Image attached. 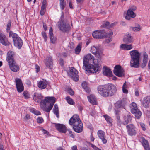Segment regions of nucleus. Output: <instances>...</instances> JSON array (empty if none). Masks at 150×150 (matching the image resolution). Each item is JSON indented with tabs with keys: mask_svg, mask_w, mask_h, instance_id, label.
<instances>
[{
	"mask_svg": "<svg viewBox=\"0 0 150 150\" xmlns=\"http://www.w3.org/2000/svg\"><path fill=\"white\" fill-rule=\"evenodd\" d=\"M43 97L41 94H36L35 93L33 97V100L42 105L41 108L43 110L47 112H49L52 109L56 101L55 98L54 97H47L43 99Z\"/></svg>",
	"mask_w": 150,
	"mask_h": 150,
	"instance_id": "f257e3e1",
	"label": "nucleus"
},
{
	"mask_svg": "<svg viewBox=\"0 0 150 150\" xmlns=\"http://www.w3.org/2000/svg\"><path fill=\"white\" fill-rule=\"evenodd\" d=\"M97 88L99 93L105 97L113 96L117 91L115 86L111 83L99 86Z\"/></svg>",
	"mask_w": 150,
	"mask_h": 150,
	"instance_id": "f03ea898",
	"label": "nucleus"
},
{
	"mask_svg": "<svg viewBox=\"0 0 150 150\" xmlns=\"http://www.w3.org/2000/svg\"><path fill=\"white\" fill-rule=\"evenodd\" d=\"M69 123L70 125L73 126V128L75 132L80 133L83 131V124L78 115H74L69 119Z\"/></svg>",
	"mask_w": 150,
	"mask_h": 150,
	"instance_id": "7ed1b4c3",
	"label": "nucleus"
},
{
	"mask_svg": "<svg viewBox=\"0 0 150 150\" xmlns=\"http://www.w3.org/2000/svg\"><path fill=\"white\" fill-rule=\"evenodd\" d=\"M131 56L130 66L131 67L138 68L139 67L140 54L138 51L133 50L129 52Z\"/></svg>",
	"mask_w": 150,
	"mask_h": 150,
	"instance_id": "20e7f679",
	"label": "nucleus"
},
{
	"mask_svg": "<svg viewBox=\"0 0 150 150\" xmlns=\"http://www.w3.org/2000/svg\"><path fill=\"white\" fill-rule=\"evenodd\" d=\"M101 59H94V58L91 62H92L94 65L91 64H88V68L86 69L87 73H95L97 74L100 70V62Z\"/></svg>",
	"mask_w": 150,
	"mask_h": 150,
	"instance_id": "39448f33",
	"label": "nucleus"
},
{
	"mask_svg": "<svg viewBox=\"0 0 150 150\" xmlns=\"http://www.w3.org/2000/svg\"><path fill=\"white\" fill-rule=\"evenodd\" d=\"M9 36L12 38L14 45L18 49H20L23 44V42L21 38L16 33H13L12 31L9 32Z\"/></svg>",
	"mask_w": 150,
	"mask_h": 150,
	"instance_id": "423d86ee",
	"label": "nucleus"
},
{
	"mask_svg": "<svg viewBox=\"0 0 150 150\" xmlns=\"http://www.w3.org/2000/svg\"><path fill=\"white\" fill-rule=\"evenodd\" d=\"M58 26L59 30L64 33H68L71 30V27L66 20H62V23H58Z\"/></svg>",
	"mask_w": 150,
	"mask_h": 150,
	"instance_id": "0eeeda50",
	"label": "nucleus"
},
{
	"mask_svg": "<svg viewBox=\"0 0 150 150\" xmlns=\"http://www.w3.org/2000/svg\"><path fill=\"white\" fill-rule=\"evenodd\" d=\"M126 129L128 135L132 136L136 135L137 129L136 126L133 124L127 125Z\"/></svg>",
	"mask_w": 150,
	"mask_h": 150,
	"instance_id": "6e6552de",
	"label": "nucleus"
},
{
	"mask_svg": "<svg viewBox=\"0 0 150 150\" xmlns=\"http://www.w3.org/2000/svg\"><path fill=\"white\" fill-rule=\"evenodd\" d=\"M94 57L91 54H88L84 57L83 59V68L86 71V69L88 68L89 62H91Z\"/></svg>",
	"mask_w": 150,
	"mask_h": 150,
	"instance_id": "1a4fd4ad",
	"label": "nucleus"
},
{
	"mask_svg": "<svg viewBox=\"0 0 150 150\" xmlns=\"http://www.w3.org/2000/svg\"><path fill=\"white\" fill-rule=\"evenodd\" d=\"M92 35L93 38L97 39L105 38L106 36L105 30H102L94 31L92 33Z\"/></svg>",
	"mask_w": 150,
	"mask_h": 150,
	"instance_id": "9d476101",
	"label": "nucleus"
},
{
	"mask_svg": "<svg viewBox=\"0 0 150 150\" xmlns=\"http://www.w3.org/2000/svg\"><path fill=\"white\" fill-rule=\"evenodd\" d=\"M78 71L74 67H72L70 70L69 76L74 81H77L79 79V76L78 75Z\"/></svg>",
	"mask_w": 150,
	"mask_h": 150,
	"instance_id": "9b49d317",
	"label": "nucleus"
},
{
	"mask_svg": "<svg viewBox=\"0 0 150 150\" xmlns=\"http://www.w3.org/2000/svg\"><path fill=\"white\" fill-rule=\"evenodd\" d=\"M124 71L120 65H117L114 67L113 70L114 74L119 77H122L124 76Z\"/></svg>",
	"mask_w": 150,
	"mask_h": 150,
	"instance_id": "f8f14e48",
	"label": "nucleus"
},
{
	"mask_svg": "<svg viewBox=\"0 0 150 150\" xmlns=\"http://www.w3.org/2000/svg\"><path fill=\"white\" fill-rule=\"evenodd\" d=\"M15 82L18 92L21 93L23 91L24 87L21 79L20 78H16L15 79Z\"/></svg>",
	"mask_w": 150,
	"mask_h": 150,
	"instance_id": "ddd939ff",
	"label": "nucleus"
},
{
	"mask_svg": "<svg viewBox=\"0 0 150 150\" xmlns=\"http://www.w3.org/2000/svg\"><path fill=\"white\" fill-rule=\"evenodd\" d=\"M97 134L98 138L103 144H105L107 143L106 136L104 131L100 130H99L97 132Z\"/></svg>",
	"mask_w": 150,
	"mask_h": 150,
	"instance_id": "4468645a",
	"label": "nucleus"
},
{
	"mask_svg": "<svg viewBox=\"0 0 150 150\" xmlns=\"http://www.w3.org/2000/svg\"><path fill=\"white\" fill-rule=\"evenodd\" d=\"M0 43L4 46H8L10 43L6 36L4 34L0 32Z\"/></svg>",
	"mask_w": 150,
	"mask_h": 150,
	"instance_id": "2eb2a0df",
	"label": "nucleus"
},
{
	"mask_svg": "<svg viewBox=\"0 0 150 150\" xmlns=\"http://www.w3.org/2000/svg\"><path fill=\"white\" fill-rule=\"evenodd\" d=\"M44 63L47 68L51 69H52L53 67V60L51 57H47L45 59Z\"/></svg>",
	"mask_w": 150,
	"mask_h": 150,
	"instance_id": "dca6fc26",
	"label": "nucleus"
},
{
	"mask_svg": "<svg viewBox=\"0 0 150 150\" xmlns=\"http://www.w3.org/2000/svg\"><path fill=\"white\" fill-rule=\"evenodd\" d=\"M139 140L141 143L142 146L145 150H150L149 145L147 140L145 139V138L141 137L139 138Z\"/></svg>",
	"mask_w": 150,
	"mask_h": 150,
	"instance_id": "f3484780",
	"label": "nucleus"
},
{
	"mask_svg": "<svg viewBox=\"0 0 150 150\" xmlns=\"http://www.w3.org/2000/svg\"><path fill=\"white\" fill-rule=\"evenodd\" d=\"M15 53L12 51H9L7 54L6 61L8 64L15 61L14 59Z\"/></svg>",
	"mask_w": 150,
	"mask_h": 150,
	"instance_id": "a211bd4d",
	"label": "nucleus"
},
{
	"mask_svg": "<svg viewBox=\"0 0 150 150\" xmlns=\"http://www.w3.org/2000/svg\"><path fill=\"white\" fill-rule=\"evenodd\" d=\"M9 67L11 70L14 72L18 71L20 69L19 66L16 64V61L9 64Z\"/></svg>",
	"mask_w": 150,
	"mask_h": 150,
	"instance_id": "6ab92c4d",
	"label": "nucleus"
},
{
	"mask_svg": "<svg viewBox=\"0 0 150 150\" xmlns=\"http://www.w3.org/2000/svg\"><path fill=\"white\" fill-rule=\"evenodd\" d=\"M133 40V37L129 33H127L125 37L123 39L124 42L126 44H129L132 42Z\"/></svg>",
	"mask_w": 150,
	"mask_h": 150,
	"instance_id": "aec40b11",
	"label": "nucleus"
},
{
	"mask_svg": "<svg viewBox=\"0 0 150 150\" xmlns=\"http://www.w3.org/2000/svg\"><path fill=\"white\" fill-rule=\"evenodd\" d=\"M124 121L122 122V124L124 125H128V124L129 122H131L132 120V116L130 114H128L125 115L123 117Z\"/></svg>",
	"mask_w": 150,
	"mask_h": 150,
	"instance_id": "412c9836",
	"label": "nucleus"
},
{
	"mask_svg": "<svg viewBox=\"0 0 150 150\" xmlns=\"http://www.w3.org/2000/svg\"><path fill=\"white\" fill-rule=\"evenodd\" d=\"M136 16L135 13L133 11L128 9L127 11L126 15L125 16V18L127 20H130L131 19V18H134Z\"/></svg>",
	"mask_w": 150,
	"mask_h": 150,
	"instance_id": "4be33fe9",
	"label": "nucleus"
},
{
	"mask_svg": "<svg viewBox=\"0 0 150 150\" xmlns=\"http://www.w3.org/2000/svg\"><path fill=\"white\" fill-rule=\"evenodd\" d=\"M49 34L50 42L53 44H55L57 38L56 37H55L54 36V35L53 33L52 28L51 27L50 28Z\"/></svg>",
	"mask_w": 150,
	"mask_h": 150,
	"instance_id": "5701e85b",
	"label": "nucleus"
},
{
	"mask_svg": "<svg viewBox=\"0 0 150 150\" xmlns=\"http://www.w3.org/2000/svg\"><path fill=\"white\" fill-rule=\"evenodd\" d=\"M55 127L60 132L65 133L66 132V128L64 125L63 124H56Z\"/></svg>",
	"mask_w": 150,
	"mask_h": 150,
	"instance_id": "b1692460",
	"label": "nucleus"
},
{
	"mask_svg": "<svg viewBox=\"0 0 150 150\" xmlns=\"http://www.w3.org/2000/svg\"><path fill=\"white\" fill-rule=\"evenodd\" d=\"M125 104L126 102L124 99H122L117 102L115 105L116 108H118L121 107L123 108L125 107Z\"/></svg>",
	"mask_w": 150,
	"mask_h": 150,
	"instance_id": "393cba45",
	"label": "nucleus"
},
{
	"mask_svg": "<svg viewBox=\"0 0 150 150\" xmlns=\"http://www.w3.org/2000/svg\"><path fill=\"white\" fill-rule=\"evenodd\" d=\"M142 63L140 64L142 68H144L146 66L148 61V55L146 52L143 53Z\"/></svg>",
	"mask_w": 150,
	"mask_h": 150,
	"instance_id": "a878e982",
	"label": "nucleus"
},
{
	"mask_svg": "<svg viewBox=\"0 0 150 150\" xmlns=\"http://www.w3.org/2000/svg\"><path fill=\"white\" fill-rule=\"evenodd\" d=\"M131 112L132 114H135V117L137 119H139L142 115V112L138 109H131Z\"/></svg>",
	"mask_w": 150,
	"mask_h": 150,
	"instance_id": "bb28decb",
	"label": "nucleus"
},
{
	"mask_svg": "<svg viewBox=\"0 0 150 150\" xmlns=\"http://www.w3.org/2000/svg\"><path fill=\"white\" fill-rule=\"evenodd\" d=\"M47 1L46 0H43L42 3L41 9L40 11V13L41 16L43 15L46 10L47 7Z\"/></svg>",
	"mask_w": 150,
	"mask_h": 150,
	"instance_id": "cd10ccee",
	"label": "nucleus"
},
{
	"mask_svg": "<svg viewBox=\"0 0 150 150\" xmlns=\"http://www.w3.org/2000/svg\"><path fill=\"white\" fill-rule=\"evenodd\" d=\"M48 83V82L45 80L44 81H40L38 83V86L39 88L44 89L46 87Z\"/></svg>",
	"mask_w": 150,
	"mask_h": 150,
	"instance_id": "c85d7f7f",
	"label": "nucleus"
},
{
	"mask_svg": "<svg viewBox=\"0 0 150 150\" xmlns=\"http://www.w3.org/2000/svg\"><path fill=\"white\" fill-rule=\"evenodd\" d=\"M88 98L89 101L91 104L94 105L97 104L96 100L94 96L91 95L89 96H88Z\"/></svg>",
	"mask_w": 150,
	"mask_h": 150,
	"instance_id": "c756f323",
	"label": "nucleus"
},
{
	"mask_svg": "<svg viewBox=\"0 0 150 150\" xmlns=\"http://www.w3.org/2000/svg\"><path fill=\"white\" fill-rule=\"evenodd\" d=\"M103 74L104 76H107L112 77V73L111 70L107 67H106L103 71Z\"/></svg>",
	"mask_w": 150,
	"mask_h": 150,
	"instance_id": "7c9ffc66",
	"label": "nucleus"
},
{
	"mask_svg": "<svg viewBox=\"0 0 150 150\" xmlns=\"http://www.w3.org/2000/svg\"><path fill=\"white\" fill-rule=\"evenodd\" d=\"M121 48L125 50H129L132 49V47L131 45L126 44H122L120 46Z\"/></svg>",
	"mask_w": 150,
	"mask_h": 150,
	"instance_id": "2f4dec72",
	"label": "nucleus"
},
{
	"mask_svg": "<svg viewBox=\"0 0 150 150\" xmlns=\"http://www.w3.org/2000/svg\"><path fill=\"white\" fill-rule=\"evenodd\" d=\"M82 48L81 43H79L75 49V53L76 54H79L80 53Z\"/></svg>",
	"mask_w": 150,
	"mask_h": 150,
	"instance_id": "473e14b6",
	"label": "nucleus"
},
{
	"mask_svg": "<svg viewBox=\"0 0 150 150\" xmlns=\"http://www.w3.org/2000/svg\"><path fill=\"white\" fill-rule=\"evenodd\" d=\"M82 86L83 89L85 90L86 92L88 93H89L90 91V88L87 86V83L84 81L81 84Z\"/></svg>",
	"mask_w": 150,
	"mask_h": 150,
	"instance_id": "72a5a7b5",
	"label": "nucleus"
},
{
	"mask_svg": "<svg viewBox=\"0 0 150 150\" xmlns=\"http://www.w3.org/2000/svg\"><path fill=\"white\" fill-rule=\"evenodd\" d=\"M103 116L106 120L107 122L111 126L112 125V121L111 117L107 115H104Z\"/></svg>",
	"mask_w": 150,
	"mask_h": 150,
	"instance_id": "f704fd0d",
	"label": "nucleus"
},
{
	"mask_svg": "<svg viewBox=\"0 0 150 150\" xmlns=\"http://www.w3.org/2000/svg\"><path fill=\"white\" fill-rule=\"evenodd\" d=\"M99 48L98 47L93 46L91 49V52L93 54L96 53L98 51H99Z\"/></svg>",
	"mask_w": 150,
	"mask_h": 150,
	"instance_id": "c9c22d12",
	"label": "nucleus"
},
{
	"mask_svg": "<svg viewBox=\"0 0 150 150\" xmlns=\"http://www.w3.org/2000/svg\"><path fill=\"white\" fill-rule=\"evenodd\" d=\"M142 103L143 106L144 108H149L150 103L146 101L145 99H143Z\"/></svg>",
	"mask_w": 150,
	"mask_h": 150,
	"instance_id": "e433bc0d",
	"label": "nucleus"
},
{
	"mask_svg": "<svg viewBox=\"0 0 150 150\" xmlns=\"http://www.w3.org/2000/svg\"><path fill=\"white\" fill-rule=\"evenodd\" d=\"M131 28L134 31H139L141 29V28L139 24H137V27H131Z\"/></svg>",
	"mask_w": 150,
	"mask_h": 150,
	"instance_id": "4c0bfd02",
	"label": "nucleus"
},
{
	"mask_svg": "<svg viewBox=\"0 0 150 150\" xmlns=\"http://www.w3.org/2000/svg\"><path fill=\"white\" fill-rule=\"evenodd\" d=\"M66 99L68 103L69 104L74 105L75 104L73 100L69 96H67L66 97Z\"/></svg>",
	"mask_w": 150,
	"mask_h": 150,
	"instance_id": "58836bf2",
	"label": "nucleus"
},
{
	"mask_svg": "<svg viewBox=\"0 0 150 150\" xmlns=\"http://www.w3.org/2000/svg\"><path fill=\"white\" fill-rule=\"evenodd\" d=\"M30 111L36 115H41V113L39 111H37L34 108H32L30 109Z\"/></svg>",
	"mask_w": 150,
	"mask_h": 150,
	"instance_id": "ea45409f",
	"label": "nucleus"
},
{
	"mask_svg": "<svg viewBox=\"0 0 150 150\" xmlns=\"http://www.w3.org/2000/svg\"><path fill=\"white\" fill-rule=\"evenodd\" d=\"M11 20H9L8 21V23L6 25V30L7 33L11 31H10L11 29Z\"/></svg>",
	"mask_w": 150,
	"mask_h": 150,
	"instance_id": "a19ab883",
	"label": "nucleus"
},
{
	"mask_svg": "<svg viewBox=\"0 0 150 150\" xmlns=\"http://www.w3.org/2000/svg\"><path fill=\"white\" fill-rule=\"evenodd\" d=\"M64 0H60V7L62 10H64L65 7V4L64 2Z\"/></svg>",
	"mask_w": 150,
	"mask_h": 150,
	"instance_id": "79ce46f5",
	"label": "nucleus"
},
{
	"mask_svg": "<svg viewBox=\"0 0 150 150\" xmlns=\"http://www.w3.org/2000/svg\"><path fill=\"white\" fill-rule=\"evenodd\" d=\"M130 106L131 108V109H138V108L137 106V104L134 102H133L130 105Z\"/></svg>",
	"mask_w": 150,
	"mask_h": 150,
	"instance_id": "37998d69",
	"label": "nucleus"
},
{
	"mask_svg": "<svg viewBox=\"0 0 150 150\" xmlns=\"http://www.w3.org/2000/svg\"><path fill=\"white\" fill-rule=\"evenodd\" d=\"M109 25L110 23L108 21H106L105 22L103 23V24L101 26L100 28H103L106 27L107 28H108Z\"/></svg>",
	"mask_w": 150,
	"mask_h": 150,
	"instance_id": "c03bdc74",
	"label": "nucleus"
},
{
	"mask_svg": "<svg viewBox=\"0 0 150 150\" xmlns=\"http://www.w3.org/2000/svg\"><path fill=\"white\" fill-rule=\"evenodd\" d=\"M41 34L42 36L44 39L45 41V42H46L47 39V37L46 33L45 32L42 31L41 33Z\"/></svg>",
	"mask_w": 150,
	"mask_h": 150,
	"instance_id": "a18cd8bd",
	"label": "nucleus"
},
{
	"mask_svg": "<svg viewBox=\"0 0 150 150\" xmlns=\"http://www.w3.org/2000/svg\"><path fill=\"white\" fill-rule=\"evenodd\" d=\"M94 54L95 55L96 57L98 58V59H101V53L99 52V51H98L97 52Z\"/></svg>",
	"mask_w": 150,
	"mask_h": 150,
	"instance_id": "49530a36",
	"label": "nucleus"
},
{
	"mask_svg": "<svg viewBox=\"0 0 150 150\" xmlns=\"http://www.w3.org/2000/svg\"><path fill=\"white\" fill-rule=\"evenodd\" d=\"M67 92L69 93V94L71 95H73L74 94V93L72 89L68 88L67 89Z\"/></svg>",
	"mask_w": 150,
	"mask_h": 150,
	"instance_id": "de8ad7c7",
	"label": "nucleus"
},
{
	"mask_svg": "<svg viewBox=\"0 0 150 150\" xmlns=\"http://www.w3.org/2000/svg\"><path fill=\"white\" fill-rule=\"evenodd\" d=\"M23 94L25 99L28 98L29 97V95L27 91H24L23 93Z\"/></svg>",
	"mask_w": 150,
	"mask_h": 150,
	"instance_id": "09e8293b",
	"label": "nucleus"
},
{
	"mask_svg": "<svg viewBox=\"0 0 150 150\" xmlns=\"http://www.w3.org/2000/svg\"><path fill=\"white\" fill-rule=\"evenodd\" d=\"M37 122L39 123H42L43 121V119L41 117H38L37 119Z\"/></svg>",
	"mask_w": 150,
	"mask_h": 150,
	"instance_id": "8fccbe9b",
	"label": "nucleus"
},
{
	"mask_svg": "<svg viewBox=\"0 0 150 150\" xmlns=\"http://www.w3.org/2000/svg\"><path fill=\"white\" fill-rule=\"evenodd\" d=\"M140 125L143 131H145L146 129L145 125L143 123L140 122Z\"/></svg>",
	"mask_w": 150,
	"mask_h": 150,
	"instance_id": "3c124183",
	"label": "nucleus"
},
{
	"mask_svg": "<svg viewBox=\"0 0 150 150\" xmlns=\"http://www.w3.org/2000/svg\"><path fill=\"white\" fill-rule=\"evenodd\" d=\"M35 68L36 69V72L38 73L40 71V68L39 66L38 65H35Z\"/></svg>",
	"mask_w": 150,
	"mask_h": 150,
	"instance_id": "603ef678",
	"label": "nucleus"
},
{
	"mask_svg": "<svg viewBox=\"0 0 150 150\" xmlns=\"http://www.w3.org/2000/svg\"><path fill=\"white\" fill-rule=\"evenodd\" d=\"M115 115L116 116V117H117L118 116H119V115L120 114V112L119 110H115Z\"/></svg>",
	"mask_w": 150,
	"mask_h": 150,
	"instance_id": "864d4df0",
	"label": "nucleus"
},
{
	"mask_svg": "<svg viewBox=\"0 0 150 150\" xmlns=\"http://www.w3.org/2000/svg\"><path fill=\"white\" fill-rule=\"evenodd\" d=\"M137 9V7H136V6H131L129 9L128 10H131V11H134L135 10H136Z\"/></svg>",
	"mask_w": 150,
	"mask_h": 150,
	"instance_id": "5fc2aeb1",
	"label": "nucleus"
},
{
	"mask_svg": "<svg viewBox=\"0 0 150 150\" xmlns=\"http://www.w3.org/2000/svg\"><path fill=\"white\" fill-rule=\"evenodd\" d=\"M64 14L63 12H62V15L61 16L60 21H59V22L58 23H60L62 22V20H64Z\"/></svg>",
	"mask_w": 150,
	"mask_h": 150,
	"instance_id": "6e6d98bb",
	"label": "nucleus"
},
{
	"mask_svg": "<svg viewBox=\"0 0 150 150\" xmlns=\"http://www.w3.org/2000/svg\"><path fill=\"white\" fill-rule=\"evenodd\" d=\"M144 99H145L146 101L148 102L149 103H150V96H146L144 98Z\"/></svg>",
	"mask_w": 150,
	"mask_h": 150,
	"instance_id": "4d7b16f0",
	"label": "nucleus"
},
{
	"mask_svg": "<svg viewBox=\"0 0 150 150\" xmlns=\"http://www.w3.org/2000/svg\"><path fill=\"white\" fill-rule=\"evenodd\" d=\"M112 37H110L109 38L106 39V42L107 43H108L110 42L112 40Z\"/></svg>",
	"mask_w": 150,
	"mask_h": 150,
	"instance_id": "13d9d810",
	"label": "nucleus"
},
{
	"mask_svg": "<svg viewBox=\"0 0 150 150\" xmlns=\"http://www.w3.org/2000/svg\"><path fill=\"white\" fill-rule=\"evenodd\" d=\"M126 88H122L123 92L125 93H127L128 92V91L126 89Z\"/></svg>",
	"mask_w": 150,
	"mask_h": 150,
	"instance_id": "bf43d9fd",
	"label": "nucleus"
},
{
	"mask_svg": "<svg viewBox=\"0 0 150 150\" xmlns=\"http://www.w3.org/2000/svg\"><path fill=\"white\" fill-rule=\"evenodd\" d=\"M59 63L61 66H62L64 64V61L62 59L60 58L59 59Z\"/></svg>",
	"mask_w": 150,
	"mask_h": 150,
	"instance_id": "052dcab7",
	"label": "nucleus"
},
{
	"mask_svg": "<svg viewBox=\"0 0 150 150\" xmlns=\"http://www.w3.org/2000/svg\"><path fill=\"white\" fill-rule=\"evenodd\" d=\"M117 23L115 22L113 23H111L110 25H109V27H108V28H112L114 26L116 25Z\"/></svg>",
	"mask_w": 150,
	"mask_h": 150,
	"instance_id": "680f3d73",
	"label": "nucleus"
},
{
	"mask_svg": "<svg viewBox=\"0 0 150 150\" xmlns=\"http://www.w3.org/2000/svg\"><path fill=\"white\" fill-rule=\"evenodd\" d=\"M53 113L55 114H56L57 113H59V110L58 109H53Z\"/></svg>",
	"mask_w": 150,
	"mask_h": 150,
	"instance_id": "e2e57ef3",
	"label": "nucleus"
},
{
	"mask_svg": "<svg viewBox=\"0 0 150 150\" xmlns=\"http://www.w3.org/2000/svg\"><path fill=\"white\" fill-rule=\"evenodd\" d=\"M117 119V122L119 123V124H121V120L120 119V116H118L117 117H116Z\"/></svg>",
	"mask_w": 150,
	"mask_h": 150,
	"instance_id": "0e129e2a",
	"label": "nucleus"
},
{
	"mask_svg": "<svg viewBox=\"0 0 150 150\" xmlns=\"http://www.w3.org/2000/svg\"><path fill=\"white\" fill-rule=\"evenodd\" d=\"M30 116L28 114H26L25 117L24 118V119L25 120H27V119L30 118Z\"/></svg>",
	"mask_w": 150,
	"mask_h": 150,
	"instance_id": "69168bd1",
	"label": "nucleus"
},
{
	"mask_svg": "<svg viewBox=\"0 0 150 150\" xmlns=\"http://www.w3.org/2000/svg\"><path fill=\"white\" fill-rule=\"evenodd\" d=\"M71 150H78L77 146L76 145H75L71 148Z\"/></svg>",
	"mask_w": 150,
	"mask_h": 150,
	"instance_id": "338daca9",
	"label": "nucleus"
},
{
	"mask_svg": "<svg viewBox=\"0 0 150 150\" xmlns=\"http://www.w3.org/2000/svg\"><path fill=\"white\" fill-rule=\"evenodd\" d=\"M90 139L91 140V141L93 142L94 141L95 138L94 137H93V134L92 133H91L90 135Z\"/></svg>",
	"mask_w": 150,
	"mask_h": 150,
	"instance_id": "774afa93",
	"label": "nucleus"
}]
</instances>
